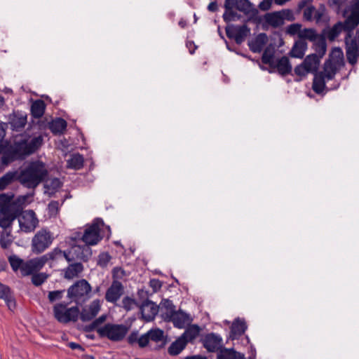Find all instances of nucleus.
<instances>
[{
  "label": "nucleus",
  "mask_w": 359,
  "mask_h": 359,
  "mask_svg": "<svg viewBox=\"0 0 359 359\" xmlns=\"http://www.w3.org/2000/svg\"><path fill=\"white\" fill-rule=\"evenodd\" d=\"M47 175L48 171L44 165L39 161H34L20 171L18 179L25 187L34 189L45 180Z\"/></svg>",
  "instance_id": "f257e3e1"
},
{
  "label": "nucleus",
  "mask_w": 359,
  "mask_h": 359,
  "mask_svg": "<svg viewBox=\"0 0 359 359\" xmlns=\"http://www.w3.org/2000/svg\"><path fill=\"white\" fill-rule=\"evenodd\" d=\"M53 241V233L48 229H41L32 239L31 250L34 254H41L51 245Z\"/></svg>",
  "instance_id": "f03ea898"
},
{
  "label": "nucleus",
  "mask_w": 359,
  "mask_h": 359,
  "mask_svg": "<svg viewBox=\"0 0 359 359\" xmlns=\"http://www.w3.org/2000/svg\"><path fill=\"white\" fill-rule=\"evenodd\" d=\"M128 328L124 325L107 323L97 329V334L102 338H107L112 341H120L124 339Z\"/></svg>",
  "instance_id": "7ed1b4c3"
},
{
  "label": "nucleus",
  "mask_w": 359,
  "mask_h": 359,
  "mask_svg": "<svg viewBox=\"0 0 359 359\" xmlns=\"http://www.w3.org/2000/svg\"><path fill=\"white\" fill-rule=\"evenodd\" d=\"M104 225V222L100 218H96L93 223L88 226L84 231L81 237L84 245L87 246L95 245L97 244L102 238L100 235L101 226Z\"/></svg>",
  "instance_id": "20e7f679"
},
{
  "label": "nucleus",
  "mask_w": 359,
  "mask_h": 359,
  "mask_svg": "<svg viewBox=\"0 0 359 359\" xmlns=\"http://www.w3.org/2000/svg\"><path fill=\"white\" fill-rule=\"evenodd\" d=\"M67 304L60 303L53 306L54 316L57 320L62 323H67L70 321L76 322L79 316V310L77 306L67 309Z\"/></svg>",
  "instance_id": "39448f33"
},
{
  "label": "nucleus",
  "mask_w": 359,
  "mask_h": 359,
  "mask_svg": "<svg viewBox=\"0 0 359 359\" xmlns=\"http://www.w3.org/2000/svg\"><path fill=\"white\" fill-rule=\"evenodd\" d=\"M294 19V13L290 9L267 13L264 16V22L273 28L280 27L284 25L285 20L293 21Z\"/></svg>",
  "instance_id": "423d86ee"
},
{
  "label": "nucleus",
  "mask_w": 359,
  "mask_h": 359,
  "mask_svg": "<svg viewBox=\"0 0 359 359\" xmlns=\"http://www.w3.org/2000/svg\"><path fill=\"white\" fill-rule=\"evenodd\" d=\"M91 286L87 280L81 279L71 285L67 290V297L74 301L85 300L89 298Z\"/></svg>",
  "instance_id": "0eeeda50"
},
{
  "label": "nucleus",
  "mask_w": 359,
  "mask_h": 359,
  "mask_svg": "<svg viewBox=\"0 0 359 359\" xmlns=\"http://www.w3.org/2000/svg\"><path fill=\"white\" fill-rule=\"evenodd\" d=\"M18 218L20 230L25 233L34 231L39 225V219L32 210L22 211Z\"/></svg>",
  "instance_id": "6e6552de"
},
{
  "label": "nucleus",
  "mask_w": 359,
  "mask_h": 359,
  "mask_svg": "<svg viewBox=\"0 0 359 359\" xmlns=\"http://www.w3.org/2000/svg\"><path fill=\"white\" fill-rule=\"evenodd\" d=\"M345 49L347 61L351 65H355L359 57V41L355 37H345Z\"/></svg>",
  "instance_id": "1a4fd4ad"
},
{
  "label": "nucleus",
  "mask_w": 359,
  "mask_h": 359,
  "mask_svg": "<svg viewBox=\"0 0 359 359\" xmlns=\"http://www.w3.org/2000/svg\"><path fill=\"white\" fill-rule=\"evenodd\" d=\"M46 263H48L47 257L44 255L39 257L29 259L25 262L22 266V274L23 276H28L34 272L39 271Z\"/></svg>",
  "instance_id": "9d476101"
},
{
  "label": "nucleus",
  "mask_w": 359,
  "mask_h": 359,
  "mask_svg": "<svg viewBox=\"0 0 359 359\" xmlns=\"http://www.w3.org/2000/svg\"><path fill=\"white\" fill-rule=\"evenodd\" d=\"M351 26L352 25L347 24L346 19L344 22H338L327 31V37L330 41H334L343 31L346 32L345 37H351L353 30L355 28Z\"/></svg>",
  "instance_id": "9b49d317"
},
{
  "label": "nucleus",
  "mask_w": 359,
  "mask_h": 359,
  "mask_svg": "<svg viewBox=\"0 0 359 359\" xmlns=\"http://www.w3.org/2000/svg\"><path fill=\"white\" fill-rule=\"evenodd\" d=\"M22 210H0V227L6 230L11 227L13 222L21 214Z\"/></svg>",
  "instance_id": "f8f14e48"
},
{
  "label": "nucleus",
  "mask_w": 359,
  "mask_h": 359,
  "mask_svg": "<svg viewBox=\"0 0 359 359\" xmlns=\"http://www.w3.org/2000/svg\"><path fill=\"white\" fill-rule=\"evenodd\" d=\"M70 254V259L73 261L80 260L87 262L92 255L91 249L87 245H74L68 251Z\"/></svg>",
  "instance_id": "ddd939ff"
},
{
  "label": "nucleus",
  "mask_w": 359,
  "mask_h": 359,
  "mask_svg": "<svg viewBox=\"0 0 359 359\" xmlns=\"http://www.w3.org/2000/svg\"><path fill=\"white\" fill-rule=\"evenodd\" d=\"M124 292V287L118 280H114L107 289L105 299L110 303H116Z\"/></svg>",
  "instance_id": "4468645a"
},
{
  "label": "nucleus",
  "mask_w": 359,
  "mask_h": 359,
  "mask_svg": "<svg viewBox=\"0 0 359 359\" xmlns=\"http://www.w3.org/2000/svg\"><path fill=\"white\" fill-rule=\"evenodd\" d=\"M159 310V306L149 299H146L140 305L142 318L148 322L154 319Z\"/></svg>",
  "instance_id": "2eb2a0df"
},
{
  "label": "nucleus",
  "mask_w": 359,
  "mask_h": 359,
  "mask_svg": "<svg viewBox=\"0 0 359 359\" xmlns=\"http://www.w3.org/2000/svg\"><path fill=\"white\" fill-rule=\"evenodd\" d=\"M100 303L98 299L93 300L88 307L83 308L79 312L80 319L83 322L93 320L100 311Z\"/></svg>",
  "instance_id": "dca6fc26"
},
{
  "label": "nucleus",
  "mask_w": 359,
  "mask_h": 359,
  "mask_svg": "<svg viewBox=\"0 0 359 359\" xmlns=\"http://www.w3.org/2000/svg\"><path fill=\"white\" fill-rule=\"evenodd\" d=\"M222 339L219 334L210 333L203 338V344L209 352H215L222 347Z\"/></svg>",
  "instance_id": "f3484780"
},
{
  "label": "nucleus",
  "mask_w": 359,
  "mask_h": 359,
  "mask_svg": "<svg viewBox=\"0 0 359 359\" xmlns=\"http://www.w3.org/2000/svg\"><path fill=\"white\" fill-rule=\"evenodd\" d=\"M9 123L13 130H20L27 123V114L22 111H14L9 116Z\"/></svg>",
  "instance_id": "a211bd4d"
},
{
  "label": "nucleus",
  "mask_w": 359,
  "mask_h": 359,
  "mask_svg": "<svg viewBox=\"0 0 359 359\" xmlns=\"http://www.w3.org/2000/svg\"><path fill=\"white\" fill-rule=\"evenodd\" d=\"M271 69H276L280 75L285 76L292 73V67L289 58L287 56H282L275 62Z\"/></svg>",
  "instance_id": "6ab92c4d"
},
{
  "label": "nucleus",
  "mask_w": 359,
  "mask_h": 359,
  "mask_svg": "<svg viewBox=\"0 0 359 359\" xmlns=\"http://www.w3.org/2000/svg\"><path fill=\"white\" fill-rule=\"evenodd\" d=\"M161 315L165 321L170 320L175 313V306L170 299H163L159 306Z\"/></svg>",
  "instance_id": "aec40b11"
},
{
  "label": "nucleus",
  "mask_w": 359,
  "mask_h": 359,
  "mask_svg": "<svg viewBox=\"0 0 359 359\" xmlns=\"http://www.w3.org/2000/svg\"><path fill=\"white\" fill-rule=\"evenodd\" d=\"M47 257V262H57L62 258H65L68 262H72V259H70V254L68 251H63L59 248H55L50 252L44 255Z\"/></svg>",
  "instance_id": "412c9836"
},
{
  "label": "nucleus",
  "mask_w": 359,
  "mask_h": 359,
  "mask_svg": "<svg viewBox=\"0 0 359 359\" xmlns=\"http://www.w3.org/2000/svg\"><path fill=\"white\" fill-rule=\"evenodd\" d=\"M247 325L244 320L236 319L231 327L230 337L234 339L243 335L247 330Z\"/></svg>",
  "instance_id": "4be33fe9"
},
{
  "label": "nucleus",
  "mask_w": 359,
  "mask_h": 359,
  "mask_svg": "<svg viewBox=\"0 0 359 359\" xmlns=\"http://www.w3.org/2000/svg\"><path fill=\"white\" fill-rule=\"evenodd\" d=\"M13 197L14 194L12 193L0 194V210H22V208L20 206L12 202Z\"/></svg>",
  "instance_id": "5701e85b"
},
{
  "label": "nucleus",
  "mask_w": 359,
  "mask_h": 359,
  "mask_svg": "<svg viewBox=\"0 0 359 359\" xmlns=\"http://www.w3.org/2000/svg\"><path fill=\"white\" fill-rule=\"evenodd\" d=\"M83 270V266L80 262L70 264L65 269L64 278L68 280L77 277Z\"/></svg>",
  "instance_id": "b1692460"
},
{
  "label": "nucleus",
  "mask_w": 359,
  "mask_h": 359,
  "mask_svg": "<svg viewBox=\"0 0 359 359\" xmlns=\"http://www.w3.org/2000/svg\"><path fill=\"white\" fill-rule=\"evenodd\" d=\"M306 48L307 43L306 41L299 39L294 43L289 54L292 57L302 58L305 54Z\"/></svg>",
  "instance_id": "393cba45"
},
{
  "label": "nucleus",
  "mask_w": 359,
  "mask_h": 359,
  "mask_svg": "<svg viewBox=\"0 0 359 359\" xmlns=\"http://www.w3.org/2000/svg\"><path fill=\"white\" fill-rule=\"evenodd\" d=\"M189 320V316L188 314L182 311H176L173 316L168 322H172L176 327L183 328Z\"/></svg>",
  "instance_id": "a878e982"
},
{
  "label": "nucleus",
  "mask_w": 359,
  "mask_h": 359,
  "mask_svg": "<svg viewBox=\"0 0 359 359\" xmlns=\"http://www.w3.org/2000/svg\"><path fill=\"white\" fill-rule=\"evenodd\" d=\"M341 67L337 65L336 64L329 61L328 60L325 61L323 67V71L320 72V73H323V76H325L327 81L332 80L337 72Z\"/></svg>",
  "instance_id": "bb28decb"
},
{
  "label": "nucleus",
  "mask_w": 359,
  "mask_h": 359,
  "mask_svg": "<svg viewBox=\"0 0 359 359\" xmlns=\"http://www.w3.org/2000/svg\"><path fill=\"white\" fill-rule=\"evenodd\" d=\"M327 79L323 73L316 72L314 74L312 89L317 94H321L325 88V81Z\"/></svg>",
  "instance_id": "cd10ccee"
},
{
  "label": "nucleus",
  "mask_w": 359,
  "mask_h": 359,
  "mask_svg": "<svg viewBox=\"0 0 359 359\" xmlns=\"http://www.w3.org/2000/svg\"><path fill=\"white\" fill-rule=\"evenodd\" d=\"M28 140L22 139L15 142L13 146V152L21 158L32 154L29 151Z\"/></svg>",
  "instance_id": "c85d7f7f"
},
{
  "label": "nucleus",
  "mask_w": 359,
  "mask_h": 359,
  "mask_svg": "<svg viewBox=\"0 0 359 359\" xmlns=\"http://www.w3.org/2000/svg\"><path fill=\"white\" fill-rule=\"evenodd\" d=\"M347 24L356 27L359 24V0H355L351 6V14L346 18Z\"/></svg>",
  "instance_id": "c756f323"
},
{
  "label": "nucleus",
  "mask_w": 359,
  "mask_h": 359,
  "mask_svg": "<svg viewBox=\"0 0 359 359\" xmlns=\"http://www.w3.org/2000/svg\"><path fill=\"white\" fill-rule=\"evenodd\" d=\"M217 359H245L243 353L236 351L233 348H224L220 349L217 354Z\"/></svg>",
  "instance_id": "7c9ffc66"
},
{
  "label": "nucleus",
  "mask_w": 359,
  "mask_h": 359,
  "mask_svg": "<svg viewBox=\"0 0 359 359\" xmlns=\"http://www.w3.org/2000/svg\"><path fill=\"white\" fill-rule=\"evenodd\" d=\"M187 344L186 340L180 337L170 344L168 353L170 355H177L185 348Z\"/></svg>",
  "instance_id": "2f4dec72"
},
{
  "label": "nucleus",
  "mask_w": 359,
  "mask_h": 359,
  "mask_svg": "<svg viewBox=\"0 0 359 359\" xmlns=\"http://www.w3.org/2000/svg\"><path fill=\"white\" fill-rule=\"evenodd\" d=\"M67 123L65 120L62 118H57L50 123L49 129L55 134L62 133L67 128Z\"/></svg>",
  "instance_id": "473e14b6"
},
{
  "label": "nucleus",
  "mask_w": 359,
  "mask_h": 359,
  "mask_svg": "<svg viewBox=\"0 0 359 359\" xmlns=\"http://www.w3.org/2000/svg\"><path fill=\"white\" fill-rule=\"evenodd\" d=\"M46 104L42 100H36L31 106L32 116L35 118H39L44 114Z\"/></svg>",
  "instance_id": "72a5a7b5"
},
{
  "label": "nucleus",
  "mask_w": 359,
  "mask_h": 359,
  "mask_svg": "<svg viewBox=\"0 0 359 359\" xmlns=\"http://www.w3.org/2000/svg\"><path fill=\"white\" fill-rule=\"evenodd\" d=\"M201 329L197 325H191L186 329L184 332L180 336L183 339L186 340L187 344L192 341L199 334Z\"/></svg>",
  "instance_id": "f704fd0d"
},
{
  "label": "nucleus",
  "mask_w": 359,
  "mask_h": 359,
  "mask_svg": "<svg viewBox=\"0 0 359 359\" xmlns=\"http://www.w3.org/2000/svg\"><path fill=\"white\" fill-rule=\"evenodd\" d=\"M303 63L310 71V72L316 73L320 64V59L317 54H311L306 57V58L303 61Z\"/></svg>",
  "instance_id": "c9c22d12"
},
{
  "label": "nucleus",
  "mask_w": 359,
  "mask_h": 359,
  "mask_svg": "<svg viewBox=\"0 0 359 359\" xmlns=\"http://www.w3.org/2000/svg\"><path fill=\"white\" fill-rule=\"evenodd\" d=\"M147 333L149 341L151 340L156 343H161V347L165 345V339L164 337V332L162 330L158 328L152 329L148 331Z\"/></svg>",
  "instance_id": "e433bc0d"
},
{
  "label": "nucleus",
  "mask_w": 359,
  "mask_h": 359,
  "mask_svg": "<svg viewBox=\"0 0 359 359\" xmlns=\"http://www.w3.org/2000/svg\"><path fill=\"white\" fill-rule=\"evenodd\" d=\"M84 158L81 154H74L67 160V167L74 170H79L83 166Z\"/></svg>",
  "instance_id": "4c0bfd02"
},
{
  "label": "nucleus",
  "mask_w": 359,
  "mask_h": 359,
  "mask_svg": "<svg viewBox=\"0 0 359 359\" xmlns=\"http://www.w3.org/2000/svg\"><path fill=\"white\" fill-rule=\"evenodd\" d=\"M328 60L342 67L344 65V58L342 50L340 48H334L330 55Z\"/></svg>",
  "instance_id": "58836bf2"
},
{
  "label": "nucleus",
  "mask_w": 359,
  "mask_h": 359,
  "mask_svg": "<svg viewBox=\"0 0 359 359\" xmlns=\"http://www.w3.org/2000/svg\"><path fill=\"white\" fill-rule=\"evenodd\" d=\"M250 32V29L247 25H243L241 26H237L236 27V32L234 36V40L237 44L242 43L245 38L248 36Z\"/></svg>",
  "instance_id": "ea45409f"
},
{
  "label": "nucleus",
  "mask_w": 359,
  "mask_h": 359,
  "mask_svg": "<svg viewBox=\"0 0 359 359\" xmlns=\"http://www.w3.org/2000/svg\"><path fill=\"white\" fill-rule=\"evenodd\" d=\"M319 36L314 29H304L299 33V40L309 39L311 41H316L319 39Z\"/></svg>",
  "instance_id": "a19ab883"
},
{
  "label": "nucleus",
  "mask_w": 359,
  "mask_h": 359,
  "mask_svg": "<svg viewBox=\"0 0 359 359\" xmlns=\"http://www.w3.org/2000/svg\"><path fill=\"white\" fill-rule=\"evenodd\" d=\"M262 36H266L265 34H260L255 41L249 43V48L253 53H260L264 45V40L262 39Z\"/></svg>",
  "instance_id": "79ce46f5"
},
{
  "label": "nucleus",
  "mask_w": 359,
  "mask_h": 359,
  "mask_svg": "<svg viewBox=\"0 0 359 359\" xmlns=\"http://www.w3.org/2000/svg\"><path fill=\"white\" fill-rule=\"evenodd\" d=\"M15 172H8L0 177V191L4 190L8 184H11L15 177Z\"/></svg>",
  "instance_id": "37998d69"
},
{
  "label": "nucleus",
  "mask_w": 359,
  "mask_h": 359,
  "mask_svg": "<svg viewBox=\"0 0 359 359\" xmlns=\"http://www.w3.org/2000/svg\"><path fill=\"white\" fill-rule=\"evenodd\" d=\"M13 241L11 231H3L0 236V245L3 249H7Z\"/></svg>",
  "instance_id": "c03bdc74"
},
{
  "label": "nucleus",
  "mask_w": 359,
  "mask_h": 359,
  "mask_svg": "<svg viewBox=\"0 0 359 359\" xmlns=\"http://www.w3.org/2000/svg\"><path fill=\"white\" fill-rule=\"evenodd\" d=\"M8 262L14 271H17L18 269H20L22 271V266L25 263L22 259L19 258L17 255H13L8 257Z\"/></svg>",
  "instance_id": "a18cd8bd"
},
{
  "label": "nucleus",
  "mask_w": 359,
  "mask_h": 359,
  "mask_svg": "<svg viewBox=\"0 0 359 359\" xmlns=\"http://www.w3.org/2000/svg\"><path fill=\"white\" fill-rule=\"evenodd\" d=\"M262 62L263 64L268 65L271 68H272L276 62L274 60L273 53L268 49H266L262 55Z\"/></svg>",
  "instance_id": "49530a36"
},
{
  "label": "nucleus",
  "mask_w": 359,
  "mask_h": 359,
  "mask_svg": "<svg viewBox=\"0 0 359 359\" xmlns=\"http://www.w3.org/2000/svg\"><path fill=\"white\" fill-rule=\"evenodd\" d=\"M62 184L58 178H53L46 182L44 187L48 191H51L52 193L61 187Z\"/></svg>",
  "instance_id": "de8ad7c7"
},
{
  "label": "nucleus",
  "mask_w": 359,
  "mask_h": 359,
  "mask_svg": "<svg viewBox=\"0 0 359 359\" xmlns=\"http://www.w3.org/2000/svg\"><path fill=\"white\" fill-rule=\"evenodd\" d=\"M236 8L245 13H250L251 4L248 0H236Z\"/></svg>",
  "instance_id": "09e8293b"
},
{
  "label": "nucleus",
  "mask_w": 359,
  "mask_h": 359,
  "mask_svg": "<svg viewBox=\"0 0 359 359\" xmlns=\"http://www.w3.org/2000/svg\"><path fill=\"white\" fill-rule=\"evenodd\" d=\"M316 46V51L318 53V56L319 59L323 57L326 52V43L325 40L322 38H319L316 41H315Z\"/></svg>",
  "instance_id": "8fccbe9b"
},
{
  "label": "nucleus",
  "mask_w": 359,
  "mask_h": 359,
  "mask_svg": "<svg viewBox=\"0 0 359 359\" xmlns=\"http://www.w3.org/2000/svg\"><path fill=\"white\" fill-rule=\"evenodd\" d=\"M42 138L41 137H34L29 142H28L29 144V151L28 152H31L32 154L35 152L39 147L41 145Z\"/></svg>",
  "instance_id": "3c124183"
},
{
  "label": "nucleus",
  "mask_w": 359,
  "mask_h": 359,
  "mask_svg": "<svg viewBox=\"0 0 359 359\" xmlns=\"http://www.w3.org/2000/svg\"><path fill=\"white\" fill-rule=\"evenodd\" d=\"M65 292V290H53L48 292V299L50 303L60 300Z\"/></svg>",
  "instance_id": "603ef678"
},
{
  "label": "nucleus",
  "mask_w": 359,
  "mask_h": 359,
  "mask_svg": "<svg viewBox=\"0 0 359 359\" xmlns=\"http://www.w3.org/2000/svg\"><path fill=\"white\" fill-rule=\"evenodd\" d=\"M224 22H229L231 21H235L240 18V15L233 10H225L223 16H222Z\"/></svg>",
  "instance_id": "864d4df0"
},
{
  "label": "nucleus",
  "mask_w": 359,
  "mask_h": 359,
  "mask_svg": "<svg viewBox=\"0 0 359 359\" xmlns=\"http://www.w3.org/2000/svg\"><path fill=\"white\" fill-rule=\"evenodd\" d=\"M48 277V276L45 273L34 274L32 277V283L35 286H40L46 280Z\"/></svg>",
  "instance_id": "5fc2aeb1"
},
{
  "label": "nucleus",
  "mask_w": 359,
  "mask_h": 359,
  "mask_svg": "<svg viewBox=\"0 0 359 359\" xmlns=\"http://www.w3.org/2000/svg\"><path fill=\"white\" fill-rule=\"evenodd\" d=\"M59 207H60V204H59L58 201H51L48 205L49 215L50 217L56 216L59 212Z\"/></svg>",
  "instance_id": "6e6d98bb"
},
{
  "label": "nucleus",
  "mask_w": 359,
  "mask_h": 359,
  "mask_svg": "<svg viewBox=\"0 0 359 359\" xmlns=\"http://www.w3.org/2000/svg\"><path fill=\"white\" fill-rule=\"evenodd\" d=\"M301 28H302V25H300V24H298V23L292 24V25H290L287 27L286 32L288 34L292 35V36L298 34V36L299 37V33H301V32H302Z\"/></svg>",
  "instance_id": "4d7b16f0"
},
{
  "label": "nucleus",
  "mask_w": 359,
  "mask_h": 359,
  "mask_svg": "<svg viewBox=\"0 0 359 359\" xmlns=\"http://www.w3.org/2000/svg\"><path fill=\"white\" fill-rule=\"evenodd\" d=\"M111 259V256L107 252L101 253L98 256L97 264L102 267H104L107 265Z\"/></svg>",
  "instance_id": "13d9d810"
},
{
  "label": "nucleus",
  "mask_w": 359,
  "mask_h": 359,
  "mask_svg": "<svg viewBox=\"0 0 359 359\" xmlns=\"http://www.w3.org/2000/svg\"><path fill=\"white\" fill-rule=\"evenodd\" d=\"M294 72L295 74L300 76H304L308 73L310 72V71L307 69V67L305 66V65L302 62V64L296 66L294 67Z\"/></svg>",
  "instance_id": "bf43d9fd"
},
{
  "label": "nucleus",
  "mask_w": 359,
  "mask_h": 359,
  "mask_svg": "<svg viewBox=\"0 0 359 359\" xmlns=\"http://www.w3.org/2000/svg\"><path fill=\"white\" fill-rule=\"evenodd\" d=\"M136 304L135 299L129 297H125L122 300L123 307L126 311H130L133 308V306Z\"/></svg>",
  "instance_id": "052dcab7"
},
{
  "label": "nucleus",
  "mask_w": 359,
  "mask_h": 359,
  "mask_svg": "<svg viewBox=\"0 0 359 359\" xmlns=\"http://www.w3.org/2000/svg\"><path fill=\"white\" fill-rule=\"evenodd\" d=\"M314 12H315V7L313 6L307 7L304 11V18L308 21H311L312 20H313Z\"/></svg>",
  "instance_id": "680f3d73"
},
{
  "label": "nucleus",
  "mask_w": 359,
  "mask_h": 359,
  "mask_svg": "<svg viewBox=\"0 0 359 359\" xmlns=\"http://www.w3.org/2000/svg\"><path fill=\"white\" fill-rule=\"evenodd\" d=\"M1 299L5 301L9 309H12V308L15 307V302L12 296L11 291L6 295V297L2 298Z\"/></svg>",
  "instance_id": "e2e57ef3"
},
{
  "label": "nucleus",
  "mask_w": 359,
  "mask_h": 359,
  "mask_svg": "<svg viewBox=\"0 0 359 359\" xmlns=\"http://www.w3.org/2000/svg\"><path fill=\"white\" fill-rule=\"evenodd\" d=\"M324 13L325 8L323 6L318 9L315 8V12L313 13V20H315L316 22H320Z\"/></svg>",
  "instance_id": "0e129e2a"
},
{
  "label": "nucleus",
  "mask_w": 359,
  "mask_h": 359,
  "mask_svg": "<svg viewBox=\"0 0 359 359\" xmlns=\"http://www.w3.org/2000/svg\"><path fill=\"white\" fill-rule=\"evenodd\" d=\"M149 342V339L147 335V333H146L139 337L137 344L140 348H144L148 345Z\"/></svg>",
  "instance_id": "69168bd1"
},
{
  "label": "nucleus",
  "mask_w": 359,
  "mask_h": 359,
  "mask_svg": "<svg viewBox=\"0 0 359 359\" xmlns=\"http://www.w3.org/2000/svg\"><path fill=\"white\" fill-rule=\"evenodd\" d=\"M139 337H140L137 332L134 331L131 332L127 339L128 344L133 345L134 344L137 343Z\"/></svg>",
  "instance_id": "338daca9"
},
{
  "label": "nucleus",
  "mask_w": 359,
  "mask_h": 359,
  "mask_svg": "<svg viewBox=\"0 0 359 359\" xmlns=\"http://www.w3.org/2000/svg\"><path fill=\"white\" fill-rule=\"evenodd\" d=\"M272 5V0H263L262 1L258 7L261 11H268Z\"/></svg>",
  "instance_id": "774afa93"
}]
</instances>
